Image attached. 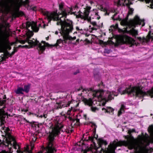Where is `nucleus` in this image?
Masks as SVG:
<instances>
[{"label":"nucleus","mask_w":153,"mask_h":153,"mask_svg":"<svg viewBox=\"0 0 153 153\" xmlns=\"http://www.w3.org/2000/svg\"><path fill=\"white\" fill-rule=\"evenodd\" d=\"M149 141L148 138L140 137L137 140L132 137L128 139L126 144L129 149H134L138 153H143L147 150Z\"/></svg>","instance_id":"obj_6"},{"label":"nucleus","mask_w":153,"mask_h":153,"mask_svg":"<svg viewBox=\"0 0 153 153\" xmlns=\"http://www.w3.org/2000/svg\"><path fill=\"white\" fill-rule=\"evenodd\" d=\"M84 117L85 118V120H86V115H84Z\"/></svg>","instance_id":"obj_32"},{"label":"nucleus","mask_w":153,"mask_h":153,"mask_svg":"<svg viewBox=\"0 0 153 153\" xmlns=\"http://www.w3.org/2000/svg\"><path fill=\"white\" fill-rule=\"evenodd\" d=\"M112 18L114 20H121V24L122 25L125 26L126 31L129 32L133 36H135L138 33L137 30L134 29V27L138 25H141L142 27H143L145 25L144 20L140 19L137 16H136L134 19L128 21L127 18L122 19L120 17L119 13L116 12Z\"/></svg>","instance_id":"obj_5"},{"label":"nucleus","mask_w":153,"mask_h":153,"mask_svg":"<svg viewBox=\"0 0 153 153\" xmlns=\"http://www.w3.org/2000/svg\"><path fill=\"white\" fill-rule=\"evenodd\" d=\"M64 3H61L59 4V9L61 11L53 12H48L45 10L42 11L43 14L45 16V18L47 19L48 22L51 20L57 21L58 25L61 26V30L60 33L63 36L65 40H72L76 39V36L73 37L70 36L68 34L73 29L72 22L66 19V16L69 13L75 14V10L78 8L77 5L70 7L64 8Z\"/></svg>","instance_id":"obj_2"},{"label":"nucleus","mask_w":153,"mask_h":153,"mask_svg":"<svg viewBox=\"0 0 153 153\" xmlns=\"http://www.w3.org/2000/svg\"><path fill=\"white\" fill-rule=\"evenodd\" d=\"M26 29L25 32L26 36V39L25 40H18L19 42L21 44H24L25 42H27L30 45H26L21 46L20 45L19 47H21L22 48H30L36 45H38V50L41 52H42L45 49V47L52 48L54 46H57L63 43L62 40L59 39L58 40L56 43L53 45H50L44 41H42L41 43H40L37 40L34 41L29 40V39L33 35V31L35 32H37L39 30V27L37 26L36 23L33 21L28 22L26 23Z\"/></svg>","instance_id":"obj_3"},{"label":"nucleus","mask_w":153,"mask_h":153,"mask_svg":"<svg viewBox=\"0 0 153 153\" xmlns=\"http://www.w3.org/2000/svg\"><path fill=\"white\" fill-rule=\"evenodd\" d=\"M98 143L100 146H101V145H102L104 144L105 145L107 144V142L103 140L102 139H99Z\"/></svg>","instance_id":"obj_22"},{"label":"nucleus","mask_w":153,"mask_h":153,"mask_svg":"<svg viewBox=\"0 0 153 153\" xmlns=\"http://www.w3.org/2000/svg\"><path fill=\"white\" fill-rule=\"evenodd\" d=\"M28 0H1L0 1V35L6 38L9 35V25L5 19V16L9 13L13 18L22 16L24 13L19 11L20 7L28 6Z\"/></svg>","instance_id":"obj_1"},{"label":"nucleus","mask_w":153,"mask_h":153,"mask_svg":"<svg viewBox=\"0 0 153 153\" xmlns=\"http://www.w3.org/2000/svg\"><path fill=\"white\" fill-rule=\"evenodd\" d=\"M77 33V32H74V34L75 33Z\"/></svg>","instance_id":"obj_37"},{"label":"nucleus","mask_w":153,"mask_h":153,"mask_svg":"<svg viewBox=\"0 0 153 153\" xmlns=\"http://www.w3.org/2000/svg\"><path fill=\"white\" fill-rule=\"evenodd\" d=\"M42 22V23L39 24V27H42L43 28H45L46 25L45 23H44V21L42 20V19H41L40 20V22Z\"/></svg>","instance_id":"obj_23"},{"label":"nucleus","mask_w":153,"mask_h":153,"mask_svg":"<svg viewBox=\"0 0 153 153\" xmlns=\"http://www.w3.org/2000/svg\"><path fill=\"white\" fill-rule=\"evenodd\" d=\"M33 10H35V9H33Z\"/></svg>","instance_id":"obj_38"},{"label":"nucleus","mask_w":153,"mask_h":153,"mask_svg":"<svg viewBox=\"0 0 153 153\" xmlns=\"http://www.w3.org/2000/svg\"><path fill=\"white\" fill-rule=\"evenodd\" d=\"M76 111V110L74 108L71 107V109L69 110H68L67 114L68 115H69L68 117L70 118V119H72V117H71L70 116H73L74 114L73 113L74 112Z\"/></svg>","instance_id":"obj_14"},{"label":"nucleus","mask_w":153,"mask_h":153,"mask_svg":"<svg viewBox=\"0 0 153 153\" xmlns=\"http://www.w3.org/2000/svg\"><path fill=\"white\" fill-rule=\"evenodd\" d=\"M84 153H86V152H84Z\"/></svg>","instance_id":"obj_41"},{"label":"nucleus","mask_w":153,"mask_h":153,"mask_svg":"<svg viewBox=\"0 0 153 153\" xmlns=\"http://www.w3.org/2000/svg\"><path fill=\"white\" fill-rule=\"evenodd\" d=\"M17 51V48H15L14 49V51L12 52V54H14Z\"/></svg>","instance_id":"obj_31"},{"label":"nucleus","mask_w":153,"mask_h":153,"mask_svg":"<svg viewBox=\"0 0 153 153\" xmlns=\"http://www.w3.org/2000/svg\"><path fill=\"white\" fill-rule=\"evenodd\" d=\"M126 108L125 106L124 105H122L120 110L118 112V116H119L121 114L124 112V109Z\"/></svg>","instance_id":"obj_21"},{"label":"nucleus","mask_w":153,"mask_h":153,"mask_svg":"<svg viewBox=\"0 0 153 153\" xmlns=\"http://www.w3.org/2000/svg\"><path fill=\"white\" fill-rule=\"evenodd\" d=\"M73 104L74 107L75 106L76 107L78 105L79 102H77L76 101L73 100H72L70 102H68L67 104H65V103L63 102L57 103L58 107L59 108H62L65 107H68L70 104Z\"/></svg>","instance_id":"obj_10"},{"label":"nucleus","mask_w":153,"mask_h":153,"mask_svg":"<svg viewBox=\"0 0 153 153\" xmlns=\"http://www.w3.org/2000/svg\"><path fill=\"white\" fill-rule=\"evenodd\" d=\"M117 40L120 43H126L132 45L136 44L135 40L131 38L124 34L123 35H119L117 36Z\"/></svg>","instance_id":"obj_8"},{"label":"nucleus","mask_w":153,"mask_h":153,"mask_svg":"<svg viewBox=\"0 0 153 153\" xmlns=\"http://www.w3.org/2000/svg\"><path fill=\"white\" fill-rule=\"evenodd\" d=\"M93 95L94 98L92 99L91 98L88 100L84 99V102L85 104L91 106V109L92 111L96 112L98 109L93 105L97 103V100L100 102L99 104L100 105L102 104L103 106L104 105L106 102L113 99L114 96H117L118 93L113 91L100 90L94 91Z\"/></svg>","instance_id":"obj_4"},{"label":"nucleus","mask_w":153,"mask_h":153,"mask_svg":"<svg viewBox=\"0 0 153 153\" xmlns=\"http://www.w3.org/2000/svg\"><path fill=\"white\" fill-rule=\"evenodd\" d=\"M23 88L21 87H18L17 89L15 91V92L16 94H23Z\"/></svg>","instance_id":"obj_20"},{"label":"nucleus","mask_w":153,"mask_h":153,"mask_svg":"<svg viewBox=\"0 0 153 153\" xmlns=\"http://www.w3.org/2000/svg\"><path fill=\"white\" fill-rule=\"evenodd\" d=\"M148 130L150 135V140L153 141V126H150Z\"/></svg>","instance_id":"obj_15"},{"label":"nucleus","mask_w":153,"mask_h":153,"mask_svg":"<svg viewBox=\"0 0 153 153\" xmlns=\"http://www.w3.org/2000/svg\"><path fill=\"white\" fill-rule=\"evenodd\" d=\"M48 37L46 38V39L47 40H48Z\"/></svg>","instance_id":"obj_35"},{"label":"nucleus","mask_w":153,"mask_h":153,"mask_svg":"<svg viewBox=\"0 0 153 153\" xmlns=\"http://www.w3.org/2000/svg\"><path fill=\"white\" fill-rule=\"evenodd\" d=\"M120 146L119 143L114 142L109 145L108 148L106 149V150H105L103 149L102 150L105 153H114L116 147Z\"/></svg>","instance_id":"obj_9"},{"label":"nucleus","mask_w":153,"mask_h":153,"mask_svg":"<svg viewBox=\"0 0 153 153\" xmlns=\"http://www.w3.org/2000/svg\"><path fill=\"white\" fill-rule=\"evenodd\" d=\"M102 110L105 112L111 113V114H113L114 109L110 107H107L106 108H102Z\"/></svg>","instance_id":"obj_13"},{"label":"nucleus","mask_w":153,"mask_h":153,"mask_svg":"<svg viewBox=\"0 0 153 153\" xmlns=\"http://www.w3.org/2000/svg\"><path fill=\"white\" fill-rule=\"evenodd\" d=\"M76 74V73H74V74Z\"/></svg>","instance_id":"obj_40"},{"label":"nucleus","mask_w":153,"mask_h":153,"mask_svg":"<svg viewBox=\"0 0 153 153\" xmlns=\"http://www.w3.org/2000/svg\"><path fill=\"white\" fill-rule=\"evenodd\" d=\"M58 33V32L57 31H56L55 33V34H57Z\"/></svg>","instance_id":"obj_33"},{"label":"nucleus","mask_w":153,"mask_h":153,"mask_svg":"<svg viewBox=\"0 0 153 153\" xmlns=\"http://www.w3.org/2000/svg\"><path fill=\"white\" fill-rule=\"evenodd\" d=\"M85 140V139H82L81 140H80L79 142H78L76 144L77 145L81 146L82 145L83 143V141L84 140Z\"/></svg>","instance_id":"obj_24"},{"label":"nucleus","mask_w":153,"mask_h":153,"mask_svg":"<svg viewBox=\"0 0 153 153\" xmlns=\"http://www.w3.org/2000/svg\"><path fill=\"white\" fill-rule=\"evenodd\" d=\"M134 10L132 8H129L128 13V15L131 14L133 13Z\"/></svg>","instance_id":"obj_27"},{"label":"nucleus","mask_w":153,"mask_h":153,"mask_svg":"<svg viewBox=\"0 0 153 153\" xmlns=\"http://www.w3.org/2000/svg\"><path fill=\"white\" fill-rule=\"evenodd\" d=\"M75 121L76 122V125H79V120H75L74 121V122H75Z\"/></svg>","instance_id":"obj_30"},{"label":"nucleus","mask_w":153,"mask_h":153,"mask_svg":"<svg viewBox=\"0 0 153 153\" xmlns=\"http://www.w3.org/2000/svg\"><path fill=\"white\" fill-rule=\"evenodd\" d=\"M46 114H44L43 115V116H42V115H37V117H41V118H42V117H44L45 118L46 117Z\"/></svg>","instance_id":"obj_29"},{"label":"nucleus","mask_w":153,"mask_h":153,"mask_svg":"<svg viewBox=\"0 0 153 153\" xmlns=\"http://www.w3.org/2000/svg\"><path fill=\"white\" fill-rule=\"evenodd\" d=\"M76 29L78 32L82 34H85L86 32V30H83L81 28H80L79 27H76Z\"/></svg>","instance_id":"obj_18"},{"label":"nucleus","mask_w":153,"mask_h":153,"mask_svg":"<svg viewBox=\"0 0 153 153\" xmlns=\"http://www.w3.org/2000/svg\"><path fill=\"white\" fill-rule=\"evenodd\" d=\"M98 36V37H100V36H99H99Z\"/></svg>","instance_id":"obj_36"},{"label":"nucleus","mask_w":153,"mask_h":153,"mask_svg":"<svg viewBox=\"0 0 153 153\" xmlns=\"http://www.w3.org/2000/svg\"><path fill=\"white\" fill-rule=\"evenodd\" d=\"M93 26V27H91V26L90 25L89 26V29L91 28L92 30L97 29L98 28V27L97 25V24L95 22H91V20L89 21Z\"/></svg>","instance_id":"obj_16"},{"label":"nucleus","mask_w":153,"mask_h":153,"mask_svg":"<svg viewBox=\"0 0 153 153\" xmlns=\"http://www.w3.org/2000/svg\"><path fill=\"white\" fill-rule=\"evenodd\" d=\"M16 43V42H12L10 43L9 41L6 40V44L7 45V48L9 50H10L11 48L10 46Z\"/></svg>","instance_id":"obj_19"},{"label":"nucleus","mask_w":153,"mask_h":153,"mask_svg":"<svg viewBox=\"0 0 153 153\" xmlns=\"http://www.w3.org/2000/svg\"><path fill=\"white\" fill-rule=\"evenodd\" d=\"M104 10L106 11V14L108 15L109 14V12L110 11V9L109 8H105Z\"/></svg>","instance_id":"obj_28"},{"label":"nucleus","mask_w":153,"mask_h":153,"mask_svg":"<svg viewBox=\"0 0 153 153\" xmlns=\"http://www.w3.org/2000/svg\"><path fill=\"white\" fill-rule=\"evenodd\" d=\"M114 4L117 6L123 5L128 6L132 4V0H116L114 2Z\"/></svg>","instance_id":"obj_11"},{"label":"nucleus","mask_w":153,"mask_h":153,"mask_svg":"<svg viewBox=\"0 0 153 153\" xmlns=\"http://www.w3.org/2000/svg\"><path fill=\"white\" fill-rule=\"evenodd\" d=\"M59 119V118L58 117L56 118V120H58Z\"/></svg>","instance_id":"obj_34"},{"label":"nucleus","mask_w":153,"mask_h":153,"mask_svg":"<svg viewBox=\"0 0 153 153\" xmlns=\"http://www.w3.org/2000/svg\"><path fill=\"white\" fill-rule=\"evenodd\" d=\"M91 8L90 7H87L84 9L83 12L79 11L78 14L81 18L87 20L88 21H90L91 19H99L100 17L98 15L97 10L94 9L90 11Z\"/></svg>","instance_id":"obj_7"},{"label":"nucleus","mask_w":153,"mask_h":153,"mask_svg":"<svg viewBox=\"0 0 153 153\" xmlns=\"http://www.w3.org/2000/svg\"><path fill=\"white\" fill-rule=\"evenodd\" d=\"M27 111V110H25V112H26V111Z\"/></svg>","instance_id":"obj_39"},{"label":"nucleus","mask_w":153,"mask_h":153,"mask_svg":"<svg viewBox=\"0 0 153 153\" xmlns=\"http://www.w3.org/2000/svg\"><path fill=\"white\" fill-rule=\"evenodd\" d=\"M117 26H118L117 24H116V25H115V26H114V25H112L110 27V28L109 29V30H111V31H112L114 29L117 28Z\"/></svg>","instance_id":"obj_25"},{"label":"nucleus","mask_w":153,"mask_h":153,"mask_svg":"<svg viewBox=\"0 0 153 153\" xmlns=\"http://www.w3.org/2000/svg\"><path fill=\"white\" fill-rule=\"evenodd\" d=\"M30 88V85L28 84L27 85H25L23 87V91L26 93L29 92Z\"/></svg>","instance_id":"obj_17"},{"label":"nucleus","mask_w":153,"mask_h":153,"mask_svg":"<svg viewBox=\"0 0 153 153\" xmlns=\"http://www.w3.org/2000/svg\"><path fill=\"white\" fill-rule=\"evenodd\" d=\"M152 36H151L150 33L148 34L146 38L143 37L142 38L141 37L137 38V39L140 41V43L144 42H147L150 41V39L152 38Z\"/></svg>","instance_id":"obj_12"},{"label":"nucleus","mask_w":153,"mask_h":153,"mask_svg":"<svg viewBox=\"0 0 153 153\" xmlns=\"http://www.w3.org/2000/svg\"><path fill=\"white\" fill-rule=\"evenodd\" d=\"M146 1L147 3H149L151 2L152 4V5H150V7L152 8L153 9V0H145Z\"/></svg>","instance_id":"obj_26"}]
</instances>
